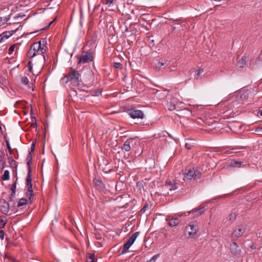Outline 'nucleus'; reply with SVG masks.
<instances>
[{
    "instance_id": "37",
    "label": "nucleus",
    "mask_w": 262,
    "mask_h": 262,
    "mask_svg": "<svg viewBox=\"0 0 262 262\" xmlns=\"http://www.w3.org/2000/svg\"><path fill=\"white\" fill-rule=\"evenodd\" d=\"M6 143L7 147L9 150V152L10 154L11 155L12 154V149H11L9 140H7L6 141Z\"/></svg>"
},
{
    "instance_id": "28",
    "label": "nucleus",
    "mask_w": 262,
    "mask_h": 262,
    "mask_svg": "<svg viewBox=\"0 0 262 262\" xmlns=\"http://www.w3.org/2000/svg\"><path fill=\"white\" fill-rule=\"evenodd\" d=\"M48 49L47 47H42L39 49V51L38 53L42 55L43 59L45 60V53H46L47 49Z\"/></svg>"
},
{
    "instance_id": "44",
    "label": "nucleus",
    "mask_w": 262,
    "mask_h": 262,
    "mask_svg": "<svg viewBox=\"0 0 262 262\" xmlns=\"http://www.w3.org/2000/svg\"><path fill=\"white\" fill-rule=\"evenodd\" d=\"M15 192H11V194H10L9 198V201H12L13 199L15 197Z\"/></svg>"
},
{
    "instance_id": "29",
    "label": "nucleus",
    "mask_w": 262,
    "mask_h": 262,
    "mask_svg": "<svg viewBox=\"0 0 262 262\" xmlns=\"http://www.w3.org/2000/svg\"><path fill=\"white\" fill-rule=\"evenodd\" d=\"M27 201L26 199L22 198L19 200L17 204V207H21L24 205L27 204Z\"/></svg>"
},
{
    "instance_id": "35",
    "label": "nucleus",
    "mask_w": 262,
    "mask_h": 262,
    "mask_svg": "<svg viewBox=\"0 0 262 262\" xmlns=\"http://www.w3.org/2000/svg\"><path fill=\"white\" fill-rule=\"evenodd\" d=\"M89 262H95V254L94 253H90L88 256Z\"/></svg>"
},
{
    "instance_id": "8",
    "label": "nucleus",
    "mask_w": 262,
    "mask_h": 262,
    "mask_svg": "<svg viewBox=\"0 0 262 262\" xmlns=\"http://www.w3.org/2000/svg\"><path fill=\"white\" fill-rule=\"evenodd\" d=\"M134 145V141L132 139H127L123 144L121 149L125 151H129Z\"/></svg>"
},
{
    "instance_id": "34",
    "label": "nucleus",
    "mask_w": 262,
    "mask_h": 262,
    "mask_svg": "<svg viewBox=\"0 0 262 262\" xmlns=\"http://www.w3.org/2000/svg\"><path fill=\"white\" fill-rule=\"evenodd\" d=\"M159 256L160 254H157L152 256L149 260H147V262H155Z\"/></svg>"
},
{
    "instance_id": "6",
    "label": "nucleus",
    "mask_w": 262,
    "mask_h": 262,
    "mask_svg": "<svg viewBox=\"0 0 262 262\" xmlns=\"http://www.w3.org/2000/svg\"><path fill=\"white\" fill-rule=\"evenodd\" d=\"M228 162L227 167L230 168H239L246 165L243 162L238 161L235 159H230L228 161Z\"/></svg>"
},
{
    "instance_id": "54",
    "label": "nucleus",
    "mask_w": 262,
    "mask_h": 262,
    "mask_svg": "<svg viewBox=\"0 0 262 262\" xmlns=\"http://www.w3.org/2000/svg\"><path fill=\"white\" fill-rule=\"evenodd\" d=\"M185 147L187 149H191V145L187 143L185 144Z\"/></svg>"
},
{
    "instance_id": "43",
    "label": "nucleus",
    "mask_w": 262,
    "mask_h": 262,
    "mask_svg": "<svg viewBox=\"0 0 262 262\" xmlns=\"http://www.w3.org/2000/svg\"><path fill=\"white\" fill-rule=\"evenodd\" d=\"M33 192H29L27 193L26 195L28 198L30 202H31V198L33 196Z\"/></svg>"
},
{
    "instance_id": "50",
    "label": "nucleus",
    "mask_w": 262,
    "mask_h": 262,
    "mask_svg": "<svg viewBox=\"0 0 262 262\" xmlns=\"http://www.w3.org/2000/svg\"><path fill=\"white\" fill-rule=\"evenodd\" d=\"M1 221L2 223L3 224V226H2V228H4L7 223V220L4 219H2L1 220Z\"/></svg>"
},
{
    "instance_id": "40",
    "label": "nucleus",
    "mask_w": 262,
    "mask_h": 262,
    "mask_svg": "<svg viewBox=\"0 0 262 262\" xmlns=\"http://www.w3.org/2000/svg\"><path fill=\"white\" fill-rule=\"evenodd\" d=\"M40 40L42 47H47V41L46 38H42Z\"/></svg>"
},
{
    "instance_id": "5",
    "label": "nucleus",
    "mask_w": 262,
    "mask_h": 262,
    "mask_svg": "<svg viewBox=\"0 0 262 262\" xmlns=\"http://www.w3.org/2000/svg\"><path fill=\"white\" fill-rule=\"evenodd\" d=\"M39 51V45L33 43L31 45L30 50L27 52V56L29 58H33L37 54Z\"/></svg>"
},
{
    "instance_id": "39",
    "label": "nucleus",
    "mask_w": 262,
    "mask_h": 262,
    "mask_svg": "<svg viewBox=\"0 0 262 262\" xmlns=\"http://www.w3.org/2000/svg\"><path fill=\"white\" fill-rule=\"evenodd\" d=\"M28 67L29 71L31 73H33V64L32 63V62L31 61H29L28 63Z\"/></svg>"
},
{
    "instance_id": "58",
    "label": "nucleus",
    "mask_w": 262,
    "mask_h": 262,
    "mask_svg": "<svg viewBox=\"0 0 262 262\" xmlns=\"http://www.w3.org/2000/svg\"><path fill=\"white\" fill-rule=\"evenodd\" d=\"M3 130V129H2V124H1H1H0V131H1V132H3V130Z\"/></svg>"
},
{
    "instance_id": "60",
    "label": "nucleus",
    "mask_w": 262,
    "mask_h": 262,
    "mask_svg": "<svg viewBox=\"0 0 262 262\" xmlns=\"http://www.w3.org/2000/svg\"><path fill=\"white\" fill-rule=\"evenodd\" d=\"M9 18L6 17V18H5V20L6 22H7V21L9 20Z\"/></svg>"
},
{
    "instance_id": "24",
    "label": "nucleus",
    "mask_w": 262,
    "mask_h": 262,
    "mask_svg": "<svg viewBox=\"0 0 262 262\" xmlns=\"http://www.w3.org/2000/svg\"><path fill=\"white\" fill-rule=\"evenodd\" d=\"M2 179L3 181H8L10 179V172L8 170H5L4 171Z\"/></svg>"
},
{
    "instance_id": "48",
    "label": "nucleus",
    "mask_w": 262,
    "mask_h": 262,
    "mask_svg": "<svg viewBox=\"0 0 262 262\" xmlns=\"http://www.w3.org/2000/svg\"><path fill=\"white\" fill-rule=\"evenodd\" d=\"M55 20V19H54L53 20L51 21L49 24V25L46 26V27H44L41 30H47L49 27L53 23L54 21Z\"/></svg>"
},
{
    "instance_id": "9",
    "label": "nucleus",
    "mask_w": 262,
    "mask_h": 262,
    "mask_svg": "<svg viewBox=\"0 0 262 262\" xmlns=\"http://www.w3.org/2000/svg\"><path fill=\"white\" fill-rule=\"evenodd\" d=\"M190 231H189L188 234L190 237H192L198 231L199 228L196 223H190L189 225Z\"/></svg>"
},
{
    "instance_id": "17",
    "label": "nucleus",
    "mask_w": 262,
    "mask_h": 262,
    "mask_svg": "<svg viewBox=\"0 0 262 262\" xmlns=\"http://www.w3.org/2000/svg\"><path fill=\"white\" fill-rule=\"evenodd\" d=\"M140 234V232L137 231L135 232L128 239L127 241V243H128L129 244L132 245L134 242L135 241L136 239L138 237V236Z\"/></svg>"
},
{
    "instance_id": "2",
    "label": "nucleus",
    "mask_w": 262,
    "mask_h": 262,
    "mask_svg": "<svg viewBox=\"0 0 262 262\" xmlns=\"http://www.w3.org/2000/svg\"><path fill=\"white\" fill-rule=\"evenodd\" d=\"M76 57L78 59V64L90 63L94 59L93 53L90 50H88L85 53L82 52L81 55H77Z\"/></svg>"
},
{
    "instance_id": "23",
    "label": "nucleus",
    "mask_w": 262,
    "mask_h": 262,
    "mask_svg": "<svg viewBox=\"0 0 262 262\" xmlns=\"http://www.w3.org/2000/svg\"><path fill=\"white\" fill-rule=\"evenodd\" d=\"M193 179L197 180L202 177V173L198 170H195L193 168Z\"/></svg>"
},
{
    "instance_id": "22",
    "label": "nucleus",
    "mask_w": 262,
    "mask_h": 262,
    "mask_svg": "<svg viewBox=\"0 0 262 262\" xmlns=\"http://www.w3.org/2000/svg\"><path fill=\"white\" fill-rule=\"evenodd\" d=\"M131 246L132 245L127 242L125 243H124L122 246V249L121 254L123 255L126 253Z\"/></svg>"
},
{
    "instance_id": "12",
    "label": "nucleus",
    "mask_w": 262,
    "mask_h": 262,
    "mask_svg": "<svg viewBox=\"0 0 262 262\" xmlns=\"http://www.w3.org/2000/svg\"><path fill=\"white\" fill-rule=\"evenodd\" d=\"M245 232V229L242 226H238L237 229L235 230L232 234L235 237L241 236Z\"/></svg>"
},
{
    "instance_id": "15",
    "label": "nucleus",
    "mask_w": 262,
    "mask_h": 262,
    "mask_svg": "<svg viewBox=\"0 0 262 262\" xmlns=\"http://www.w3.org/2000/svg\"><path fill=\"white\" fill-rule=\"evenodd\" d=\"M176 101V100L174 98H173V99H171V100L170 101L168 102L167 107H168V109L170 111H172L176 110L178 111L177 104H174V102Z\"/></svg>"
},
{
    "instance_id": "38",
    "label": "nucleus",
    "mask_w": 262,
    "mask_h": 262,
    "mask_svg": "<svg viewBox=\"0 0 262 262\" xmlns=\"http://www.w3.org/2000/svg\"><path fill=\"white\" fill-rule=\"evenodd\" d=\"M31 119L32 120V121H34V122H33L32 124V126L34 128H37V122H36V118L34 116H32L31 117Z\"/></svg>"
},
{
    "instance_id": "1",
    "label": "nucleus",
    "mask_w": 262,
    "mask_h": 262,
    "mask_svg": "<svg viewBox=\"0 0 262 262\" xmlns=\"http://www.w3.org/2000/svg\"><path fill=\"white\" fill-rule=\"evenodd\" d=\"M62 80L66 83L68 82H71L73 85L78 86L81 82V75L79 72L76 70H72L71 72L62 78Z\"/></svg>"
},
{
    "instance_id": "13",
    "label": "nucleus",
    "mask_w": 262,
    "mask_h": 262,
    "mask_svg": "<svg viewBox=\"0 0 262 262\" xmlns=\"http://www.w3.org/2000/svg\"><path fill=\"white\" fill-rule=\"evenodd\" d=\"M17 29H16L15 30L5 31L1 34L0 35H1L3 41L11 36L13 33L17 31Z\"/></svg>"
},
{
    "instance_id": "10",
    "label": "nucleus",
    "mask_w": 262,
    "mask_h": 262,
    "mask_svg": "<svg viewBox=\"0 0 262 262\" xmlns=\"http://www.w3.org/2000/svg\"><path fill=\"white\" fill-rule=\"evenodd\" d=\"M206 210L205 207L200 206L198 208L192 209L191 212L194 217H198L201 215Z\"/></svg>"
},
{
    "instance_id": "30",
    "label": "nucleus",
    "mask_w": 262,
    "mask_h": 262,
    "mask_svg": "<svg viewBox=\"0 0 262 262\" xmlns=\"http://www.w3.org/2000/svg\"><path fill=\"white\" fill-rule=\"evenodd\" d=\"M165 65H167L166 61H159L156 64V68L157 69H161L162 67L164 66Z\"/></svg>"
},
{
    "instance_id": "59",
    "label": "nucleus",
    "mask_w": 262,
    "mask_h": 262,
    "mask_svg": "<svg viewBox=\"0 0 262 262\" xmlns=\"http://www.w3.org/2000/svg\"><path fill=\"white\" fill-rule=\"evenodd\" d=\"M3 42L1 35H0V43Z\"/></svg>"
},
{
    "instance_id": "42",
    "label": "nucleus",
    "mask_w": 262,
    "mask_h": 262,
    "mask_svg": "<svg viewBox=\"0 0 262 262\" xmlns=\"http://www.w3.org/2000/svg\"><path fill=\"white\" fill-rule=\"evenodd\" d=\"M114 1V0H105L104 4L110 7L113 5Z\"/></svg>"
},
{
    "instance_id": "14",
    "label": "nucleus",
    "mask_w": 262,
    "mask_h": 262,
    "mask_svg": "<svg viewBox=\"0 0 262 262\" xmlns=\"http://www.w3.org/2000/svg\"><path fill=\"white\" fill-rule=\"evenodd\" d=\"M93 183L98 189H102L104 188V185L100 179L95 178L93 180Z\"/></svg>"
},
{
    "instance_id": "16",
    "label": "nucleus",
    "mask_w": 262,
    "mask_h": 262,
    "mask_svg": "<svg viewBox=\"0 0 262 262\" xmlns=\"http://www.w3.org/2000/svg\"><path fill=\"white\" fill-rule=\"evenodd\" d=\"M165 186L170 191L178 189V187L177 186L176 184L171 181H166L165 183Z\"/></svg>"
},
{
    "instance_id": "3",
    "label": "nucleus",
    "mask_w": 262,
    "mask_h": 262,
    "mask_svg": "<svg viewBox=\"0 0 262 262\" xmlns=\"http://www.w3.org/2000/svg\"><path fill=\"white\" fill-rule=\"evenodd\" d=\"M126 113L133 119H143L145 117L143 111L138 110L136 107H132L127 109Z\"/></svg>"
},
{
    "instance_id": "41",
    "label": "nucleus",
    "mask_w": 262,
    "mask_h": 262,
    "mask_svg": "<svg viewBox=\"0 0 262 262\" xmlns=\"http://www.w3.org/2000/svg\"><path fill=\"white\" fill-rule=\"evenodd\" d=\"M35 144H36L35 141L33 142V143L31 144V150L29 152L32 153L34 151L35 148Z\"/></svg>"
},
{
    "instance_id": "21",
    "label": "nucleus",
    "mask_w": 262,
    "mask_h": 262,
    "mask_svg": "<svg viewBox=\"0 0 262 262\" xmlns=\"http://www.w3.org/2000/svg\"><path fill=\"white\" fill-rule=\"evenodd\" d=\"M32 153L29 152V154L27 155V159H26L28 169H32L31 167V164L32 163Z\"/></svg>"
},
{
    "instance_id": "31",
    "label": "nucleus",
    "mask_w": 262,
    "mask_h": 262,
    "mask_svg": "<svg viewBox=\"0 0 262 262\" xmlns=\"http://www.w3.org/2000/svg\"><path fill=\"white\" fill-rule=\"evenodd\" d=\"M236 217V214L235 212H232L229 215V220L230 222H233V221H235Z\"/></svg>"
},
{
    "instance_id": "36",
    "label": "nucleus",
    "mask_w": 262,
    "mask_h": 262,
    "mask_svg": "<svg viewBox=\"0 0 262 262\" xmlns=\"http://www.w3.org/2000/svg\"><path fill=\"white\" fill-rule=\"evenodd\" d=\"M113 67L115 69H122V65L120 62H114Z\"/></svg>"
},
{
    "instance_id": "7",
    "label": "nucleus",
    "mask_w": 262,
    "mask_h": 262,
    "mask_svg": "<svg viewBox=\"0 0 262 262\" xmlns=\"http://www.w3.org/2000/svg\"><path fill=\"white\" fill-rule=\"evenodd\" d=\"M0 211L4 214H7L9 211V204L4 200L0 202Z\"/></svg>"
},
{
    "instance_id": "46",
    "label": "nucleus",
    "mask_w": 262,
    "mask_h": 262,
    "mask_svg": "<svg viewBox=\"0 0 262 262\" xmlns=\"http://www.w3.org/2000/svg\"><path fill=\"white\" fill-rule=\"evenodd\" d=\"M5 233L3 230H0V238L2 240H4Z\"/></svg>"
},
{
    "instance_id": "32",
    "label": "nucleus",
    "mask_w": 262,
    "mask_h": 262,
    "mask_svg": "<svg viewBox=\"0 0 262 262\" xmlns=\"http://www.w3.org/2000/svg\"><path fill=\"white\" fill-rule=\"evenodd\" d=\"M20 81H21V83L25 84V85L28 84V83H29V80H28V78L26 76L21 77L20 78Z\"/></svg>"
},
{
    "instance_id": "49",
    "label": "nucleus",
    "mask_w": 262,
    "mask_h": 262,
    "mask_svg": "<svg viewBox=\"0 0 262 262\" xmlns=\"http://www.w3.org/2000/svg\"><path fill=\"white\" fill-rule=\"evenodd\" d=\"M28 188V191L29 192H33V189H32V185H26Z\"/></svg>"
},
{
    "instance_id": "45",
    "label": "nucleus",
    "mask_w": 262,
    "mask_h": 262,
    "mask_svg": "<svg viewBox=\"0 0 262 262\" xmlns=\"http://www.w3.org/2000/svg\"><path fill=\"white\" fill-rule=\"evenodd\" d=\"M204 72V69H200L199 70H198L197 71V73H196V75H197V77H196V79H198L199 78V77L200 76V75L203 73Z\"/></svg>"
},
{
    "instance_id": "20",
    "label": "nucleus",
    "mask_w": 262,
    "mask_h": 262,
    "mask_svg": "<svg viewBox=\"0 0 262 262\" xmlns=\"http://www.w3.org/2000/svg\"><path fill=\"white\" fill-rule=\"evenodd\" d=\"M32 169H28V173L26 180V185H32V177H31Z\"/></svg>"
},
{
    "instance_id": "18",
    "label": "nucleus",
    "mask_w": 262,
    "mask_h": 262,
    "mask_svg": "<svg viewBox=\"0 0 262 262\" xmlns=\"http://www.w3.org/2000/svg\"><path fill=\"white\" fill-rule=\"evenodd\" d=\"M248 95V91H243L240 92L236 96V98L239 99H245Z\"/></svg>"
},
{
    "instance_id": "62",
    "label": "nucleus",
    "mask_w": 262,
    "mask_h": 262,
    "mask_svg": "<svg viewBox=\"0 0 262 262\" xmlns=\"http://www.w3.org/2000/svg\"><path fill=\"white\" fill-rule=\"evenodd\" d=\"M259 114L262 116V110L259 111Z\"/></svg>"
},
{
    "instance_id": "47",
    "label": "nucleus",
    "mask_w": 262,
    "mask_h": 262,
    "mask_svg": "<svg viewBox=\"0 0 262 262\" xmlns=\"http://www.w3.org/2000/svg\"><path fill=\"white\" fill-rule=\"evenodd\" d=\"M15 45H11L10 47V48L9 49V53H12V52H13L14 51V49H15Z\"/></svg>"
},
{
    "instance_id": "53",
    "label": "nucleus",
    "mask_w": 262,
    "mask_h": 262,
    "mask_svg": "<svg viewBox=\"0 0 262 262\" xmlns=\"http://www.w3.org/2000/svg\"><path fill=\"white\" fill-rule=\"evenodd\" d=\"M0 162L2 164V169H3L5 167L6 163L2 160H0Z\"/></svg>"
},
{
    "instance_id": "19",
    "label": "nucleus",
    "mask_w": 262,
    "mask_h": 262,
    "mask_svg": "<svg viewBox=\"0 0 262 262\" xmlns=\"http://www.w3.org/2000/svg\"><path fill=\"white\" fill-rule=\"evenodd\" d=\"M247 57L245 56L242 57L241 59H239L237 63L238 67L242 68H244L246 64Z\"/></svg>"
},
{
    "instance_id": "56",
    "label": "nucleus",
    "mask_w": 262,
    "mask_h": 262,
    "mask_svg": "<svg viewBox=\"0 0 262 262\" xmlns=\"http://www.w3.org/2000/svg\"><path fill=\"white\" fill-rule=\"evenodd\" d=\"M190 213H191V211H188V212H186L182 214V215H187L189 214Z\"/></svg>"
},
{
    "instance_id": "61",
    "label": "nucleus",
    "mask_w": 262,
    "mask_h": 262,
    "mask_svg": "<svg viewBox=\"0 0 262 262\" xmlns=\"http://www.w3.org/2000/svg\"><path fill=\"white\" fill-rule=\"evenodd\" d=\"M6 257H7V258H9V259H12V260H14V259H12V258H11V257L10 256H9V257H8V256H6Z\"/></svg>"
},
{
    "instance_id": "52",
    "label": "nucleus",
    "mask_w": 262,
    "mask_h": 262,
    "mask_svg": "<svg viewBox=\"0 0 262 262\" xmlns=\"http://www.w3.org/2000/svg\"><path fill=\"white\" fill-rule=\"evenodd\" d=\"M34 43H36V44H37L38 45H39V49H40V48L42 47V43L41 42V40H39V41H38L37 42H34Z\"/></svg>"
},
{
    "instance_id": "55",
    "label": "nucleus",
    "mask_w": 262,
    "mask_h": 262,
    "mask_svg": "<svg viewBox=\"0 0 262 262\" xmlns=\"http://www.w3.org/2000/svg\"><path fill=\"white\" fill-rule=\"evenodd\" d=\"M262 129L261 127H258L255 129V132H259Z\"/></svg>"
},
{
    "instance_id": "25",
    "label": "nucleus",
    "mask_w": 262,
    "mask_h": 262,
    "mask_svg": "<svg viewBox=\"0 0 262 262\" xmlns=\"http://www.w3.org/2000/svg\"><path fill=\"white\" fill-rule=\"evenodd\" d=\"M8 159L9 160L10 166L12 168H15L16 169L18 165L17 162L15 161L12 157L9 158Z\"/></svg>"
},
{
    "instance_id": "27",
    "label": "nucleus",
    "mask_w": 262,
    "mask_h": 262,
    "mask_svg": "<svg viewBox=\"0 0 262 262\" xmlns=\"http://www.w3.org/2000/svg\"><path fill=\"white\" fill-rule=\"evenodd\" d=\"M15 177H16V180L13 183V184L11 185V187H10V190L12 192L13 191V192H16V185H17V180H18V178L17 177V173L16 172V174H15Z\"/></svg>"
},
{
    "instance_id": "33",
    "label": "nucleus",
    "mask_w": 262,
    "mask_h": 262,
    "mask_svg": "<svg viewBox=\"0 0 262 262\" xmlns=\"http://www.w3.org/2000/svg\"><path fill=\"white\" fill-rule=\"evenodd\" d=\"M149 208V205H148V204L147 203H146L144 205L143 207L140 210V213H144L146 211L147 208Z\"/></svg>"
},
{
    "instance_id": "57",
    "label": "nucleus",
    "mask_w": 262,
    "mask_h": 262,
    "mask_svg": "<svg viewBox=\"0 0 262 262\" xmlns=\"http://www.w3.org/2000/svg\"><path fill=\"white\" fill-rule=\"evenodd\" d=\"M250 247L252 249H255L256 248V246L254 245H252Z\"/></svg>"
},
{
    "instance_id": "26",
    "label": "nucleus",
    "mask_w": 262,
    "mask_h": 262,
    "mask_svg": "<svg viewBox=\"0 0 262 262\" xmlns=\"http://www.w3.org/2000/svg\"><path fill=\"white\" fill-rule=\"evenodd\" d=\"M193 168L192 169H189L187 172H186L185 174V178L188 180H190L192 178H193Z\"/></svg>"
},
{
    "instance_id": "51",
    "label": "nucleus",
    "mask_w": 262,
    "mask_h": 262,
    "mask_svg": "<svg viewBox=\"0 0 262 262\" xmlns=\"http://www.w3.org/2000/svg\"><path fill=\"white\" fill-rule=\"evenodd\" d=\"M101 94V90H97L96 92H95L94 96H98Z\"/></svg>"
},
{
    "instance_id": "11",
    "label": "nucleus",
    "mask_w": 262,
    "mask_h": 262,
    "mask_svg": "<svg viewBox=\"0 0 262 262\" xmlns=\"http://www.w3.org/2000/svg\"><path fill=\"white\" fill-rule=\"evenodd\" d=\"M166 221L168 222L169 226L172 227L178 225L180 223V220L178 218H166Z\"/></svg>"
},
{
    "instance_id": "63",
    "label": "nucleus",
    "mask_w": 262,
    "mask_h": 262,
    "mask_svg": "<svg viewBox=\"0 0 262 262\" xmlns=\"http://www.w3.org/2000/svg\"><path fill=\"white\" fill-rule=\"evenodd\" d=\"M31 115H33V110H32V109H31Z\"/></svg>"
},
{
    "instance_id": "64",
    "label": "nucleus",
    "mask_w": 262,
    "mask_h": 262,
    "mask_svg": "<svg viewBox=\"0 0 262 262\" xmlns=\"http://www.w3.org/2000/svg\"><path fill=\"white\" fill-rule=\"evenodd\" d=\"M45 134H46V130H47V127L46 126H45Z\"/></svg>"
},
{
    "instance_id": "4",
    "label": "nucleus",
    "mask_w": 262,
    "mask_h": 262,
    "mask_svg": "<svg viewBox=\"0 0 262 262\" xmlns=\"http://www.w3.org/2000/svg\"><path fill=\"white\" fill-rule=\"evenodd\" d=\"M230 250L233 255L235 257H240L241 249L239 248L237 244L234 242L230 245Z\"/></svg>"
}]
</instances>
